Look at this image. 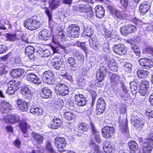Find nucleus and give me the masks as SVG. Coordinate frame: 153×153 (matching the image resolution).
I'll list each match as a JSON object with an SVG mask.
<instances>
[{"label":"nucleus","mask_w":153,"mask_h":153,"mask_svg":"<svg viewBox=\"0 0 153 153\" xmlns=\"http://www.w3.org/2000/svg\"><path fill=\"white\" fill-rule=\"evenodd\" d=\"M38 18L37 16H34L24 21L25 27L30 30H33L38 28Z\"/></svg>","instance_id":"obj_1"},{"label":"nucleus","mask_w":153,"mask_h":153,"mask_svg":"<svg viewBox=\"0 0 153 153\" xmlns=\"http://www.w3.org/2000/svg\"><path fill=\"white\" fill-rule=\"evenodd\" d=\"M131 120L134 122V126L139 131L141 130L143 126L145 121L143 116L140 114L132 117Z\"/></svg>","instance_id":"obj_2"},{"label":"nucleus","mask_w":153,"mask_h":153,"mask_svg":"<svg viewBox=\"0 0 153 153\" xmlns=\"http://www.w3.org/2000/svg\"><path fill=\"white\" fill-rule=\"evenodd\" d=\"M153 144V133L150 134L143 145V153H150Z\"/></svg>","instance_id":"obj_3"},{"label":"nucleus","mask_w":153,"mask_h":153,"mask_svg":"<svg viewBox=\"0 0 153 153\" xmlns=\"http://www.w3.org/2000/svg\"><path fill=\"white\" fill-rule=\"evenodd\" d=\"M41 78L43 81L47 84L53 85L55 83V77L50 71H45L42 75Z\"/></svg>","instance_id":"obj_4"},{"label":"nucleus","mask_w":153,"mask_h":153,"mask_svg":"<svg viewBox=\"0 0 153 153\" xmlns=\"http://www.w3.org/2000/svg\"><path fill=\"white\" fill-rule=\"evenodd\" d=\"M79 27L77 25H70L67 30L68 36L74 38L77 37L79 35Z\"/></svg>","instance_id":"obj_5"},{"label":"nucleus","mask_w":153,"mask_h":153,"mask_svg":"<svg viewBox=\"0 0 153 153\" xmlns=\"http://www.w3.org/2000/svg\"><path fill=\"white\" fill-rule=\"evenodd\" d=\"M20 83L19 82L15 80L10 81L7 84L8 88L6 90V93L8 95L14 94L15 91L19 88Z\"/></svg>","instance_id":"obj_6"},{"label":"nucleus","mask_w":153,"mask_h":153,"mask_svg":"<svg viewBox=\"0 0 153 153\" xmlns=\"http://www.w3.org/2000/svg\"><path fill=\"white\" fill-rule=\"evenodd\" d=\"M149 87V83L146 80L141 82L139 86V92L142 96H145L148 94Z\"/></svg>","instance_id":"obj_7"},{"label":"nucleus","mask_w":153,"mask_h":153,"mask_svg":"<svg viewBox=\"0 0 153 153\" xmlns=\"http://www.w3.org/2000/svg\"><path fill=\"white\" fill-rule=\"evenodd\" d=\"M55 90L56 93L59 95L64 96L68 93V87L64 84H59L55 87Z\"/></svg>","instance_id":"obj_8"},{"label":"nucleus","mask_w":153,"mask_h":153,"mask_svg":"<svg viewBox=\"0 0 153 153\" xmlns=\"http://www.w3.org/2000/svg\"><path fill=\"white\" fill-rule=\"evenodd\" d=\"M102 136L105 138H109L112 136L115 133L114 128L112 127L106 126L104 127L102 130Z\"/></svg>","instance_id":"obj_9"},{"label":"nucleus","mask_w":153,"mask_h":153,"mask_svg":"<svg viewBox=\"0 0 153 153\" xmlns=\"http://www.w3.org/2000/svg\"><path fill=\"white\" fill-rule=\"evenodd\" d=\"M55 145L57 147L58 151L60 152L64 151V148L66 146V141L63 138L56 137L54 140Z\"/></svg>","instance_id":"obj_10"},{"label":"nucleus","mask_w":153,"mask_h":153,"mask_svg":"<svg viewBox=\"0 0 153 153\" xmlns=\"http://www.w3.org/2000/svg\"><path fill=\"white\" fill-rule=\"evenodd\" d=\"M114 52L119 55H123L126 54L127 51V48L122 44L115 45L112 48Z\"/></svg>","instance_id":"obj_11"},{"label":"nucleus","mask_w":153,"mask_h":153,"mask_svg":"<svg viewBox=\"0 0 153 153\" xmlns=\"http://www.w3.org/2000/svg\"><path fill=\"white\" fill-rule=\"evenodd\" d=\"M106 73V68L104 66H100L97 71L96 75L97 80L100 81L104 80Z\"/></svg>","instance_id":"obj_12"},{"label":"nucleus","mask_w":153,"mask_h":153,"mask_svg":"<svg viewBox=\"0 0 153 153\" xmlns=\"http://www.w3.org/2000/svg\"><path fill=\"white\" fill-rule=\"evenodd\" d=\"M138 62L141 66L146 69H149L153 67V62L150 59L146 58L140 59Z\"/></svg>","instance_id":"obj_13"},{"label":"nucleus","mask_w":153,"mask_h":153,"mask_svg":"<svg viewBox=\"0 0 153 153\" xmlns=\"http://www.w3.org/2000/svg\"><path fill=\"white\" fill-rule=\"evenodd\" d=\"M106 104L104 100L102 98L99 99L97 100L96 110L98 114H102L105 109Z\"/></svg>","instance_id":"obj_14"},{"label":"nucleus","mask_w":153,"mask_h":153,"mask_svg":"<svg viewBox=\"0 0 153 153\" xmlns=\"http://www.w3.org/2000/svg\"><path fill=\"white\" fill-rule=\"evenodd\" d=\"M52 42L54 44H56L59 46L57 48H55L54 47H52V49L54 53H59L60 52L59 50V49L62 50V52H66V48L62 45H60L59 42L57 40L56 38L54 37H53L52 39Z\"/></svg>","instance_id":"obj_15"},{"label":"nucleus","mask_w":153,"mask_h":153,"mask_svg":"<svg viewBox=\"0 0 153 153\" xmlns=\"http://www.w3.org/2000/svg\"><path fill=\"white\" fill-rule=\"evenodd\" d=\"M128 121L126 118L122 120H120L119 128L120 131L123 133L128 134L129 131L127 126Z\"/></svg>","instance_id":"obj_16"},{"label":"nucleus","mask_w":153,"mask_h":153,"mask_svg":"<svg viewBox=\"0 0 153 153\" xmlns=\"http://www.w3.org/2000/svg\"><path fill=\"white\" fill-rule=\"evenodd\" d=\"M17 104L20 110L23 112L27 111L28 107V103L27 102L19 99L17 100Z\"/></svg>","instance_id":"obj_17"},{"label":"nucleus","mask_w":153,"mask_h":153,"mask_svg":"<svg viewBox=\"0 0 153 153\" xmlns=\"http://www.w3.org/2000/svg\"><path fill=\"white\" fill-rule=\"evenodd\" d=\"M11 106L8 102L3 101L0 104V111L2 113H6L8 110L11 109Z\"/></svg>","instance_id":"obj_18"},{"label":"nucleus","mask_w":153,"mask_h":153,"mask_svg":"<svg viewBox=\"0 0 153 153\" xmlns=\"http://www.w3.org/2000/svg\"><path fill=\"white\" fill-rule=\"evenodd\" d=\"M4 121L6 123H14L19 121V117L14 114L9 115L4 117Z\"/></svg>","instance_id":"obj_19"},{"label":"nucleus","mask_w":153,"mask_h":153,"mask_svg":"<svg viewBox=\"0 0 153 153\" xmlns=\"http://www.w3.org/2000/svg\"><path fill=\"white\" fill-rule=\"evenodd\" d=\"M52 93V91L48 87H45L42 89L40 94L42 98L47 99L51 97Z\"/></svg>","instance_id":"obj_20"},{"label":"nucleus","mask_w":153,"mask_h":153,"mask_svg":"<svg viewBox=\"0 0 153 153\" xmlns=\"http://www.w3.org/2000/svg\"><path fill=\"white\" fill-rule=\"evenodd\" d=\"M62 123L61 120L56 117H54L53 121L48 125L49 127L53 129L57 128Z\"/></svg>","instance_id":"obj_21"},{"label":"nucleus","mask_w":153,"mask_h":153,"mask_svg":"<svg viewBox=\"0 0 153 153\" xmlns=\"http://www.w3.org/2000/svg\"><path fill=\"white\" fill-rule=\"evenodd\" d=\"M75 100L77 102L78 105L79 106H83L86 104V98L82 95L76 94L75 97Z\"/></svg>","instance_id":"obj_22"},{"label":"nucleus","mask_w":153,"mask_h":153,"mask_svg":"<svg viewBox=\"0 0 153 153\" xmlns=\"http://www.w3.org/2000/svg\"><path fill=\"white\" fill-rule=\"evenodd\" d=\"M96 16L100 19L103 17L105 15L104 9L102 6L100 5L97 6L95 8Z\"/></svg>","instance_id":"obj_23"},{"label":"nucleus","mask_w":153,"mask_h":153,"mask_svg":"<svg viewBox=\"0 0 153 153\" xmlns=\"http://www.w3.org/2000/svg\"><path fill=\"white\" fill-rule=\"evenodd\" d=\"M150 7V5L147 2H143L139 6V11L141 15H144L149 11Z\"/></svg>","instance_id":"obj_24"},{"label":"nucleus","mask_w":153,"mask_h":153,"mask_svg":"<svg viewBox=\"0 0 153 153\" xmlns=\"http://www.w3.org/2000/svg\"><path fill=\"white\" fill-rule=\"evenodd\" d=\"M51 62L53 67L57 70H59L62 65V62L61 59L54 57L51 60Z\"/></svg>","instance_id":"obj_25"},{"label":"nucleus","mask_w":153,"mask_h":153,"mask_svg":"<svg viewBox=\"0 0 153 153\" xmlns=\"http://www.w3.org/2000/svg\"><path fill=\"white\" fill-rule=\"evenodd\" d=\"M35 49L34 48L31 46H28L25 49V53L27 54L30 59L35 60L36 57L34 56L33 54L34 52Z\"/></svg>","instance_id":"obj_26"},{"label":"nucleus","mask_w":153,"mask_h":153,"mask_svg":"<svg viewBox=\"0 0 153 153\" xmlns=\"http://www.w3.org/2000/svg\"><path fill=\"white\" fill-rule=\"evenodd\" d=\"M109 76L112 85H115L120 82V77L118 75L111 73H110Z\"/></svg>","instance_id":"obj_27"},{"label":"nucleus","mask_w":153,"mask_h":153,"mask_svg":"<svg viewBox=\"0 0 153 153\" xmlns=\"http://www.w3.org/2000/svg\"><path fill=\"white\" fill-rule=\"evenodd\" d=\"M103 150L104 152L107 153H114L116 149L113 145L108 143L103 146Z\"/></svg>","instance_id":"obj_28"},{"label":"nucleus","mask_w":153,"mask_h":153,"mask_svg":"<svg viewBox=\"0 0 153 153\" xmlns=\"http://www.w3.org/2000/svg\"><path fill=\"white\" fill-rule=\"evenodd\" d=\"M40 3V6L42 8H44L45 13L48 16L49 19V24H50L52 20V15L47 8H45L44 6L45 4L46 0H39Z\"/></svg>","instance_id":"obj_29"},{"label":"nucleus","mask_w":153,"mask_h":153,"mask_svg":"<svg viewBox=\"0 0 153 153\" xmlns=\"http://www.w3.org/2000/svg\"><path fill=\"white\" fill-rule=\"evenodd\" d=\"M89 145L92 147V149L88 153H100L99 146L96 145L94 141L92 139L90 140L89 142Z\"/></svg>","instance_id":"obj_30"},{"label":"nucleus","mask_w":153,"mask_h":153,"mask_svg":"<svg viewBox=\"0 0 153 153\" xmlns=\"http://www.w3.org/2000/svg\"><path fill=\"white\" fill-rule=\"evenodd\" d=\"M108 65L110 70L114 72L117 71L118 70V65L114 59L110 58L108 60Z\"/></svg>","instance_id":"obj_31"},{"label":"nucleus","mask_w":153,"mask_h":153,"mask_svg":"<svg viewBox=\"0 0 153 153\" xmlns=\"http://www.w3.org/2000/svg\"><path fill=\"white\" fill-rule=\"evenodd\" d=\"M27 79L34 84L38 85V78L37 76L33 73L27 74L26 76Z\"/></svg>","instance_id":"obj_32"},{"label":"nucleus","mask_w":153,"mask_h":153,"mask_svg":"<svg viewBox=\"0 0 153 153\" xmlns=\"http://www.w3.org/2000/svg\"><path fill=\"white\" fill-rule=\"evenodd\" d=\"M109 10L111 11L112 14L116 17L122 19H125V18L121 13V11L111 6L109 7Z\"/></svg>","instance_id":"obj_33"},{"label":"nucleus","mask_w":153,"mask_h":153,"mask_svg":"<svg viewBox=\"0 0 153 153\" xmlns=\"http://www.w3.org/2000/svg\"><path fill=\"white\" fill-rule=\"evenodd\" d=\"M50 37V33H48V31L47 30H42L39 33V38L42 40H47Z\"/></svg>","instance_id":"obj_34"},{"label":"nucleus","mask_w":153,"mask_h":153,"mask_svg":"<svg viewBox=\"0 0 153 153\" xmlns=\"http://www.w3.org/2000/svg\"><path fill=\"white\" fill-rule=\"evenodd\" d=\"M23 73V70L21 69H14L11 70L10 75L13 78H16L21 76Z\"/></svg>","instance_id":"obj_35"},{"label":"nucleus","mask_w":153,"mask_h":153,"mask_svg":"<svg viewBox=\"0 0 153 153\" xmlns=\"http://www.w3.org/2000/svg\"><path fill=\"white\" fill-rule=\"evenodd\" d=\"M128 145L130 148V153H135L138 149L137 143L134 141H132L129 142Z\"/></svg>","instance_id":"obj_36"},{"label":"nucleus","mask_w":153,"mask_h":153,"mask_svg":"<svg viewBox=\"0 0 153 153\" xmlns=\"http://www.w3.org/2000/svg\"><path fill=\"white\" fill-rule=\"evenodd\" d=\"M90 125L92 131V134L94 136L95 140L97 143H100L101 141V140L99 132L96 130L95 127L92 123H91Z\"/></svg>","instance_id":"obj_37"},{"label":"nucleus","mask_w":153,"mask_h":153,"mask_svg":"<svg viewBox=\"0 0 153 153\" xmlns=\"http://www.w3.org/2000/svg\"><path fill=\"white\" fill-rule=\"evenodd\" d=\"M21 93L22 94L25 95L27 98H30L33 95V93L29 90L27 86L24 87L22 89Z\"/></svg>","instance_id":"obj_38"},{"label":"nucleus","mask_w":153,"mask_h":153,"mask_svg":"<svg viewBox=\"0 0 153 153\" xmlns=\"http://www.w3.org/2000/svg\"><path fill=\"white\" fill-rule=\"evenodd\" d=\"M60 2L59 0H51L49 1V7L53 10L60 5Z\"/></svg>","instance_id":"obj_39"},{"label":"nucleus","mask_w":153,"mask_h":153,"mask_svg":"<svg viewBox=\"0 0 153 153\" xmlns=\"http://www.w3.org/2000/svg\"><path fill=\"white\" fill-rule=\"evenodd\" d=\"M128 43L131 44L132 48L134 52L137 56H139L140 54V49L136 45L132 43L131 41H127Z\"/></svg>","instance_id":"obj_40"},{"label":"nucleus","mask_w":153,"mask_h":153,"mask_svg":"<svg viewBox=\"0 0 153 153\" xmlns=\"http://www.w3.org/2000/svg\"><path fill=\"white\" fill-rule=\"evenodd\" d=\"M19 125L22 132L26 134L27 129L29 127V125L25 122H22L20 123Z\"/></svg>","instance_id":"obj_41"},{"label":"nucleus","mask_w":153,"mask_h":153,"mask_svg":"<svg viewBox=\"0 0 153 153\" xmlns=\"http://www.w3.org/2000/svg\"><path fill=\"white\" fill-rule=\"evenodd\" d=\"M39 53L41 57H47L51 54L49 51L48 49L43 50L40 48H39Z\"/></svg>","instance_id":"obj_42"},{"label":"nucleus","mask_w":153,"mask_h":153,"mask_svg":"<svg viewBox=\"0 0 153 153\" xmlns=\"http://www.w3.org/2000/svg\"><path fill=\"white\" fill-rule=\"evenodd\" d=\"M64 116L66 119L69 120L73 119L75 117L74 114L72 111L65 112L64 114Z\"/></svg>","instance_id":"obj_43"},{"label":"nucleus","mask_w":153,"mask_h":153,"mask_svg":"<svg viewBox=\"0 0 153 153\" xmlns=\"http://www.w3.org/2000/svg\"><path fill=\"white\" fill-rule=\"evenodd\" d=\"M63 102L60 100L55 102L53 105V108L54 109L59 110L63 106Z\"/></svg>","instance_id":"obj_44"},{"label":"nucleus","mask_w":153,"mask_h":153,"mask_svg":"<svg viewBox=\"0 0 153 153\" xmlns=\"http://www.w3.org/2000/svg\"><path fill=\"white\" fill-rule=\"evenodd\" d=\"M91 8V6L88 4L81 5L79 7V11L86 13L90 10Z\"/></svg>","instance_id":"obj_45"},{"label":"nucleus","mask_w":153,"mask_h":153,"mask_svg":"<svg viewBox=\"0 0 153 153\" xmlns=\"http://www.w3.org/2000/svg\"><path fill=\"white\" fill-rule=\"evenodd\" d=\"M137 74L138 76L140 78H145L148 74L147 71L143 70H138L137 71Z\"/></svg>","instance_id":"obj_46"},{"label":"nucleus","mask_w":153,"mask_h":153,"mask_svg":"<svg viewBox=\"0 0 153 153\" xmlns=\"http://www.w3.org/2000/svg\"><path fill=\"white\" fill-rule=\"evenodd\" d=\"M89 128V126L85 123H81L78 127V130L79 132L86 131Z\"/></svg>","instance_id":"obj_47"},{"label":"nucleus","mask_w":153,"mask_h":153,"mask_svg":"<svg viewBox=\"0 0 153 153\" xmlns=\"http://www.w3.org/2000/svg\"><path fill=\"white\" fill-rule=\"evenodd\" d=\"M84 34L88 36H91L93 33L94 31L90 27H85L84 29Z\"/></svg>","instance_id":"obj_48"},{"label":"nucleus","mask_w":153,"mask_h":153,"mask_svg":"<svg viewBox=\"0 0 153 153\" xmlns=\"http://www.w3.org/2000/svg\"><path fill=\"white\" fill-rule=\"evenodd\" d=\"M7 40L9 41H13L17 39L16 34L7 33L6 34Z\"/></svg>","instance_id":"obj_49"},{"label":"nucleus","mask_w":153,"mask_h":153,"mask_svg":"<svg viewBox=\"0 0 153 153\" xmlns=\"http://www.w3.org/2000/svg\"><path fill=\"white\" fill-rule=\"evenodd\" d=\"M138 83L136 81L131 82L130 83V86L131 91H135L137 89Z\"/></svg>","instance_id":"obj_50"},{"label":"nucleus","mask_w":153,"mask_h":153,"mask_svg":"<svg viewBox=\"0 0 153 153\" xmlns=\"http://www.w3.org/2000/svg\"><path fill=\"white\" fill-rule=\"evenodd\" d=\"M126 26L127 28V30L128 31L127 32H128V34L134 32L136 30V27L134 25H126Z\"/></svg>","instance_id":"obj_51"},{"label":"nucleus","mask_w":153,"mask_h":153,"mask_svg":"<svg viewBox=\"0 0 153 153\" xmlns=\"http://www.w3.org/2000/svg\"><path fill=\"white\" fill-rule=\"evenodd\" d=\"M76 45L82 49L85 52V53L87 51V48L85 45V42H78L76 43Z\"/></svg>","instance_id":"obj_52"},{"label":"nucleus","mask_w":153,"mask_h":153,"mask_svg":"<svg viewBox=\"0 0 153 153\" xmlns=\"http://www.w3.org/2000/svg\"><path fill=\"white\" fill-rule=\"evenodd\" d=\"M76 45L82 49L85 52V53L87 51V48L85 45V42H78L76 43Z\"/></svg>","instance_id":"obj_53"},{"label":"nucleus","mask_w":153,"mask_h":153,"mask_svg":"<svg viewBox=\"0 0 153 153\" xmlns=\"http://www.w3.org/2000/svg\"><path fill=\"white\" fill-rule=\"evenodd\" d=\"M132 65L130 63L126 62L125 63L124 66V70L127 72H130L132 69Z\"/></svg>","instance_id":"obj_54"},{"label":"nucleus","mask_w":153,"mask_h":153,"mask_svg":"<svg viewBox=\"0 0 153 153\" xmlns=\"http://www.w3.org/2000/svg\"><path fill=\"white\" fill-rule=\"evenodd\" d=\"M29 35L28 34L24 33L22 34L21 36V39L22 41H23L25 42L29 43L30 42L28 40Z\"/></svg>","instance_id":"obj_55"},{"label":"nucleus","mask_w":153,"mask_h":153,"mask_svg":"<svg viewBox=\"0 0 153 153\" xmlns=\"http://www.w3.org/2000/svg\"><path fill=\"white\" fill-rule=\"evenodd\" d=\"M127 28L126 26V25L125 26L121 27L120 28V31L122 34L124 36H126L128 34V30H127Z\"/></svg>","instance_id":"obj_56"},{"label":"nucleus","mask_w":153,"mask_h":153,"mask_svg":"<svg viewBox=\"0 0 153 153\" xmlns=\"http://www.w3.org/2000/svg\"><path fill=\"white\" fill-rule=\"evenodd\" d=\"M7 66L4 64L1 63L0 64V75L4 73Z\"/></svg>","instance_id":"obj_57"},{"label":"nucleus","mask_w":153,"mask_h":153,"mask_svg":"<svg viewBox=\"0 0 153 153\" xmlns=\"http://www.w3.org/2000/svg\"><path fill=\"white\" fill-rule=\"evenodd\" d=\"M68 62L70 65L71 66H72L74 68H76L75 66L76 61L75 59L73 57H70L68 59Z\"/></svg>","instance_id":"obj_58"},{"label":"nucleus","mask_w":153,"mask_h":153,"mask_svg":"<svg viewBox=\"0 0 153 153\" xmlns=\"http://www.w3.org/2000/svg\"><path fill=\"white\" fill-rule=\"evenodd\" d=\"M46 149L50 153H54V151L52 149L51 143L49 142H48L46 145Z\"/></svg>","instance_id":"obj_59"},{"label":"nucleus","mask_w":153,"mask_h":153,"mask_svg":"<svg viewBox=\"0 0 153 153\" xmlns=\"http://www.w3.org/2000/svg\"><path fill=\"white\" fill-rule=\"evenodd\" d=\"M87 16V18L89 19L92 18L93 16L94 12L92 10L91 7L90 9V10L86 13Z\"/></svg>","instance_id":"obj_60"},{"label":"nucleus","mask_w":153,"mask_h":153,"mask_svg":"<svg viewBox=\"0 0 153 153\" xmlns=\"http://www.w3.org/2000/svg\"><path fill=\"white\" fill-rule=\"evenodd\" d=\"M6 24V20L3 19L0 21V29L2 30H5L6 28L4 27V26Z\"/></svg>","instance_id":"obj_61"},{"label":"nucleus","mask_w":153,"mask_h":153,"mask_svg":"<svg viewBox=\"0 0 153 153\" xmlns=\"http://www.w3.org/2000/svg\"><path fill=\"white\" fill-rule=\"evenodd\" d=\"M21 142L19 139H16L13 142L14 145L16 148H19L21 147Z\"/></svg>","instance_id":"obj_62"},{"label":"nucleus","mask_w":153,"mask_h":153,"mask_svg":"<svg viewBox=\"0 0 153 153\" xmlns=\"http://www.w3.org/2000/svg\"><path fill=\"white\" fill-rule=\"evenodd\" d=\"M30 112L33 114L37 116L38 115V108H32L30 110Z\"/></svg>","instance_id":"obj_63"},{"label":"nucleus","mask_w":153,"mask_h":153,"mask_svg":"<svg viewBox=\"0 0 153 153\" xmlns=\"http://www.w3.org/2000/svg\"><path fill=\"white\" fill-rule=\"evenodd\" d=\"M102 47L104 51L105 52H108L109 51L110 49L109 47V45L108 42L107 43H105L104 44H103Z\"/></svg>","instance_id":"obj_64"}]
</instances>
